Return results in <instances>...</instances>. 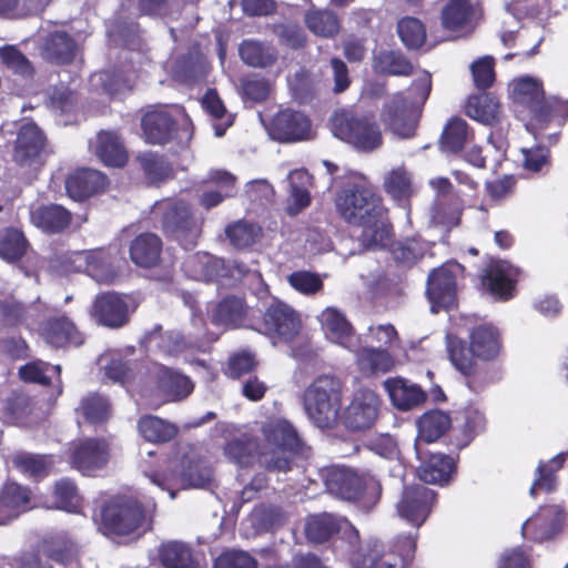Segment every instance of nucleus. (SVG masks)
Segmentation results:
<instances>
[{"instance_id":"29","label":"nucleus","mask_w":568,"mask_h":568,"mask_svg":"<svg viewBox=\"0 0 568 568\" xmlns=\"http://www.w3.org/2000/svg\"><path fill=\"white\" fill-rule=\"evenodd\" d=\"M146 347L155 346L168 356H179L187 351L197 349L204 352L206 349L205 342H186L184 336L179 332L161 333L160 328L154 329L145 336Z\"/></svg>"},{"instance_id":"43","label":"nucleus","mask_w":568,"mask_h":568,"mask_svg":"<svg viewBox=\"0 0 568 568\" xmlns=\"http://www.w3.org/2000/svg\"><path fill=\"white\" fill-rule=\"evenodd\" d=\"M304 22L312 33L322 38H334L341 30L337 16L327 9L311 7L304 14Z\"/></svg>"},{"instance_id":"53","label":"nucleus","mask_w":568,"mask_h":568,"mask_svg":"<svg viewBox=\"0 0 568 568\" xmlns=\"http://www.w3.org/2000/svg\"><path fill=\"white\" fill-rule=\"evenodd\" d=\"M256 445H260L258 442H253L243 435L230 440L224 448V453L236 465L242 467L248 466L258 462V448H256Z\"/></svg>"},{"instance_id":"22","label":"nucleus","mask_w":568,"mask_h":568,"mask_svg":"<svg viewBox=\"0 0 568 568\" xmlns=\"http://www.w3.org/2000/svg\"><path fill=\"white\" fill-rule=\"evenodd\" d=\"M318 321L326 339L349 352H355L359 344V336L344 313L335 307H326L318 315Z\"/></svg>"},{"instance_id":"1","label":"nucleus","mask_w":568,"mask_h":568,"mask_svg":"<svg viewBox=\"0 0 568 568\" xmlns=\"http://www.w3.org/2000/svg\"><path fill=\"white\" fill-rule=\"evenodd\" d=\"M335 202L345 221L363 227L361 241L365 247L376 250L389 245L392 227L387 210L363 174L348 173Z\"/></svg>"},{"instance_id":"44","label":"nucleus","mask_w":568,"mask_h":568,"mask_svg":"<svg viewBox=\"0 0 568 568\" xmlns=\"http://www.w3.org/2000/svg\"><path fill=\"white\" fill-rule=\"evenodd\" d=\"M10 463L21 474L32 478H40L50 474L55 464V458L52 455L16 453L10 457Z\"/></svg>"},{"instance_id":"64","label":"nucleus","mask_w":568,"mask_h":568,"mask_svg":"<svg viewBox=\"0 0 568 568\" xmlns=\"http://www.w3.org/2000/svg\"><path fill=\"white\" fill-rule=\"evenodd\" d=\"M28 242L24 235L16 230H7L0 237V257L14 262L27 253Z\"/></svg>"},{"instance_id":"40","label":"nucleus","mask_w":568,"mask_h":568,"mask_svg":"<svg viewBox=\"0 0 568 568\" xmlns=\"http://www.w3.org/2000/svg\"><path fill=\"white\" fill-rule=\"evenodd\" d=\"M466 113L469 118L493 125L500 122L503 111L498 100L488 93H480L468 99Z\"/></svg>"},{"instance_id":"39","label":"nucleus","mask_w":568,"mask_h":568,"mask_svg":"<svg viewBox=\"0 0 568 568\" xmlns=\"http://www.w3.org/2000/svg\"><path fill=\"white\" fill-rule=\"evenodd\" d=\"M31 223L47 233L64 230L71 221V214L61 205L38 206L30 212Z\"/></svg>"},{"instance_id":"16","label":"nucleus","mask_w":568,"mask_h":568,"mask_svg":"<svg viewBox=\"0 0 568 568\" xmlns=\"http://www.w3.org/2000/svg\"><path fill=\"white\" fill-rule=\"evenodd\" d=\"M304 530L307 539L313 542H324L334 534H339L342 539L347 540L351 548L358 545L357 529L347 519L332 514L310 516Z\"/></svg>"},{"instance_id":"49","label":"nucleus","mask_w":568,"mask_h":568,"mask_svg":"<svg viewBox=\"0 0 568 568\" xmlns=\"http://www.w3.org/2000/svg\"><path fill=\"white\" fill-rule=\"evenodd\" d=\"M45 342L54 347L80 345L82 339L74 325L65 317L50 321L42 333Z\"/></svg>"},{"instance_id":"4","label":"nucleus","mask_w":568,"mask_h":568,"mask_svg":"<svg viewBox=\"0 0 568 568\" xmlns=\"http://www.w3.org/2000/svg\"><path fill=\"white\" fill-rule=\"evenodd\" d=\"M430 90V73L419 71L406 94L397 93L385 104L383 122L399 138L413 136Z\"/></svg>"},{"instance_id":"47","label":"nucleus","mask_w":568,"mask_h":568,"mask_svg":"<svg viewBox=\"0 0 568 568\" xmlns=\"http://www.w3.org/2000/svg\"><path fill=\"white\" fill-rule=\"evenodd\" d=\"M158 558L166 568H197L191 548L181 541L163 542L158 549Z\"/></svg>"},{"instance_id":"15","label":"nucleus","mask_w":568,"mask_h":568,"mask_svg":"<svg viewBox=\"0 0 568 568\" xmlns=\"http://www.w3.org/2000/svg\"><path fill=\"white\" fill-rule=\"evenodd\" d=\"M381 404V398L374 390L358 389L341 415V420L351 430L368 429L378 418Z\"/></svg>"},{"instance_id":"55","label":"nucleus","mask_w":568,"mask_h":568,"mask_svg":"<svg viewBox=\"0 0 568 568\" xmlns=\"http://www.w3.org/2000/svg\"><path fill=\"white\" fill-rule=\"evenodd\" d=\"M288 178L291 180V194L287 211L291 215H295L310 204V194L305 187L310 176L304 170H294Z\"/></svg>"},{"instance_id":"20","label":"nucleus","mask_w":568,"mask_h":568,"mask_svg":"<svg viewBox=\"0 0 568 568\" xmlns=\"http://www.w3.org/2000/svg\"><path fill=\"white\" fill-rule=\"evenodd\" d=\"M270 136L281 142L304 141L312 138V124L302 112L284 110L278 112L267 126Z\"/></svg>"},{"instance_id":"59","label":"nucleus","mask_w":568,"mask_h":568,"mask_svg":"<svg viewBox=\"0 0 568 568\" xmlns=\"http://www.w3.org/2000/svg\"><path fill=\"white\" fill-rule=\"evenodd\" d=\"M211 180L222 192L210 191L202 195L201 204L211 209L219 205L224 197L231 196L235 190V178L224 171H214L211 173Z\"/></svg>"},{"instance_id":"2","label":"nucleus","mask_w":568,"mask_h":568,"mask_svg":"<svg viewBox=\"0 0 568 568\" xmlns=\"http://www.w3.org/2000/svg\"><path fill=\"white\" fill-rule=\"evenodd\" d=\"M140 467L143 475L160 490L168 493L171 499L180 490L204 487L212 477L206 465L180 452L168 456L149 452Z\"/></svg>"},{"instance_id":"14","label":"nucleus","mask_w":568,"mask_h":568,"mask_svg":"<svg viewBox=\"0 0 568 568\" xmlns=\"http://www.w3.org/2000/svg\"><path fill=\"white\" fill-rule=\"evenodd\" d=\"M463 273V266L450 262L434 270L427 281V297L433 313L439 310H448L456 303L457 276Z\"/></svg>"},{"instance_id":"42","label":"nucleus","mask_w":568,"mask_h":568,"mask_svg":"<svg viewBox=\"0 0 568 568\" xmlns=\"http://www.w3.org/2000/svg\"><path fill=\"white\" fill-rule=\"evenodd\" d=\"M162 250L161 240L151 233L139 235L130 246V256L133 263L141 267H151L156 264Z\"/></svg>"},{"instance_id":"58","label":"nucleus","mask_w":568,"mask_h":568,"mask_svg":"<svg viewBox=\"0 0 568 568\" xmlns=\"http://www.w3.org/2000/svg\"><path fill=\"white\" fill-rule=\"evenodd\" d=\"M202 106L214 119L216 136H222L226 129L232 125L233 116L227 113L221 99L214 90H209L202 99Z\"/></svg>"},{"instance_id":"32","label":"nucleus","mask_w":568,"mask_h":568,"mask_svg":"<svg viewBox=\"0 0 568 568\" xmlns=\"http://www.w3.org/2000/svg\"><path fill=\"white\" fill-rule=\"evenodd\" d=\"M90 145L95 156L108 166L121 168L128 161L126 150L114 132L98 133Z\"/></svg>"},{"instance_id":"5","label":"nucleus","mask_w":568,"mask_h":568,"mask_svg":"<svg viewBox=\"0 0 568 568\" xmlns=\"http://www.w3.org/2000/svg\"><path fill=\"white\" fill-rule=\"evenodd\" d=\"M329 494L348 501H358L364 508H373L382 495L379 480L368 471L345 466H333L324 474Z\"/></svg>"},{"instance_id":"50","label":"nucleus","mask_w":568,"mask_h":568,"mask_svg":"<svg viewBox=\"0 0 568 568\" xmlns=\"http://www.w3.org/2000/svg\"><path fill=\"white\" fill-rule=\"evenodd\" d=\"M77 415L79 424L82 420L89 424L104 423L111 416V405L102 395L90 394L81 400Z\"/></svg>"},{"instance_id":"8","label":"nucleus","mask_w":568,"mask_h":568,"mask_svg":"<svg viewBox=\"0 0 568 568\" xmlns=\"http://www.w3.org/2000/svg\"><path fill=\"white\" fill-rule=\"evenodd\" d=\"M341 382L328 375L316 378L305 390L304 408L308 418L320 428L333 427L341 416Z\"/></svg>"},{"instance_id":"54","label":"nucleus","mask_w":568,"mask_h":568,"mask_svg":"<svg viewBox=\"0 0 568 568\" xmlns=\"http://www.w3.org/2000/svg\"><path fill=\"white\" fill-rule=\"evenodd\" d=\"M90 85L93 90L102 92L108 97H116L131 90L132 84L128 78L111 71L93 73L90 78Z\"/></svg>"},{"instance_id":"31","label":"nucleus","mask_w":568,"mask_h":568,"mask_svg":"<svg viewBox=\"0 0 568 568\" xmlns=\"http://www.w3.org/2000/svg\"><path fill=\"white\" fill-rule=\"evenodd\" d=\"M469 339L470 351L478 359L493 361L501 351L500 334L491 324H483L473 328Z\"/></svg>"},{"instance_id":"57","label":"nucleus","mask_w":568,"mask_h":568,"mask_svg":"<svg viewBox=\"0 0 568 568\" xmlns=\"http://www.w3.org/2000/svg\"><path fill=\"white\" fill-rule=\"evenodd\" d=\"M226 236L237 248L255 244L262 236V229L252 222L236 221L226 227Z\"/></svg>"},{"instance_id":"51","label":"nucleus","mask_w":568,"mask_h":568,"mask_svg":"<svg viewBox=\"0 0 568 568\" xmlns=\"http://www.w3.org/2000/svg\"><path fill=\"white\" fill-rule=\"evenodd\" d=\"M138 428L140 435L150 443L169 442L178 432L173 424L152 415L141 417Z\"/></svg>"},{"instance_id":"23","label":"nucleus","mask_w":568,"mask_h":568,"mask_svg":"<svg viewBox=\"0 0 568 568\" xmlns=\"http://www.w3.org/2000/svg\"><path fill=\"white\" fill-rule=\"evenodd\" d=\"M519 270L507 261H493L483 278L490 293L499 300L513 297Z\"/></svg>"},{"instance_id":"6","label":"nucleus","mask_w":568,"mask_h":568,"mask_svg":"<svg viewBox=\"0 0 568 568\" xmlns=\"http://www.w3.org/2000/svg\"><path fill=\"white\" fill-rule=\"evenodd\" d=\"M258 439V463L266 469L286 471L292 453L300 444L296 429L286 419L274 418L265 422Z\"/></svg>"},{"instance_id":"46","label":"nucleus","mask_w":568,"mask_h":568,"mask_svg":"<svg viewBox=\"0 0 568 568\" xmlns=\"http://www.w3.org/2000/svg\"><path fill=\"white\" fill-rule=\"evenodd\" d=\"M81 505L82 498L74 481L62 478L54 484L51 499L47 506L68 513H79Z\"/></svg>"},{"instance_id":"25","label":"nucleus","mask_w":568,"mask_h":568,"mask_svg":"<svg viewBox=\"0 0 568 568\" xmlns=\"http://www.w3.org/2000/svg\"><path fill=\"white\" fill-rule=\"evenodd\" d=\"M384 388L393 406L403 412L419 406L426 399L425 392L417 384L410 383L403 377L386 379Z\"/></svg>"},{"instance_id":"13","label":"nucleus","mask_w":568,"mask_h":568,"mask_svg":"<svg viewBox=\"0 0 568 568\" xmlns=\"http://www.w3.org/2000/svg\"><path fill=\"white\" fill-rule=\"evenodd\" d=\"M64 272H85L99 283H112L118 276L114 257L105 250L74 251L61 261Z\"/></svg>"},{"instance_id":"28","label":"nucleus","mask_w":568,"mask_h":568,"mask_svg":"<svg viewBox=\"0 0 568 568\" xmlns=\"http://www.w3.org/2000/svg\"><path fill=\"white\" fill-rule=\"evenodd\" d=\"M357 368L366 375L386 374L395 368L396 362L386 348L361 346L353 352Z\"/></svg>"},{"instance_id":"27","label":"nucleus","mask_w":568,"mask_h":568,"mask_svg":"<svg viewBox=\"0 0 568 568\" xmlns=\"http://www.w3.org/2000/svg\"><path fill=\"white\" fill-rule=\"evenodd\" d=\"M151 376L155 379L159 390L169 400L187 397L194 387L187 376L162 365H153Z\"/></svg>"},{"instance_id":"63","label":"nucleus","mask_w":568,"mask_h":568,"mask_svg":"<svg viewBox=\"0 0 568 568\" xmlns=\"http://www.w3.org/2000/svg\"><path fill=\"white\" fill-rule=\"evenodd\" d=\"M240 55L248 65L266 67L274 61L275 51L261 42L247 40L241 44Z\"/></svg>"},{"instance_id":"26","label":"nucleus","mask_w":568,"mask_h":568,"mask_svg":"<svg viewBox=\"0 0 568 568\" xmlns=\"http://www.w3.org/2000/svg\"><path fill=\"white\" fill-rule=\"evenodd\" d=\"M108 183L106 176L97 170L81 169L72 173L65 181L68 195L75 201H83L101 192Z\"/></svg>"},{"instance_id":"18","label":"nucleus","mask_w":568,"mask_h":568,"mask_svg":"<svg viewBox=\"0 0 568 568\" xmlns=\"http://www.w3.org/2000/svg\"><path fill=\"white\" fill-rule=\"evenodd\" d=\"M565 518V513L558 505L540 507L521 525V535L532 541L551 539L561 531Z\"/></svg>"},{"instance_id":"24","label":"nucleus","mask_w":568,"mask_h":568,"mask_svg":"<svg viewBox=\"0 0 568 568\" xmlns=\"http://www.w3.org/2000/svg\"><path fill=\"white\" fill-rule=\"evenodd\" d=\"M98 323L108 327H121L128 322V305L116 293L98 295L91 310Z\"/></svg>"},{"instance_id":"33","label":"nucleus","mask_w":568,"mask_h":568,"mask_svg":"<svg viewBox=\"0 0 568 568\" xmlns=\"http://www.w3.org/2000/svg\"><path fill=\"white\" fill-rule=\"evenodd\" d=\"M142 130L146 142L163 144L172 138L173 118L166 109L150 110L142 118Z\"/></svg>"},{"instance_id":"17","label":"nucleus","mask_w":568,"mask_h":568,"mask_svg":"<svg viewBox=\"0 0 568 568\" xmlns=\"http://www.w3.org/2000/svg\"><path fill=\"white\" fill-rule=\"evenodd\" d=\"M436 494L422 485L406 487L397 503L398 516L415 527L422 526L430 514Z\"/></svg>"},{"instance_id":"52","label":"nucleus","mask_w":568,"mask_h":568,"mask_svg":"<svg viewBox=\"0 0 568 568\" xmlns=\"http://www.w3.org/2000/svg\"><path fill=\"white\" fill-rule=\"evenodd\" d=\"M373 69L382 74L408 75L413 71V65L399 52L381 51L374 55Z\"/></svg>"},{"instance_id":"30","label":"nucleus","mask_w":568,"mask_h":568,"mask_svg":"<svg viewBox=\"0 0 568 568\" xmlns=\"http://www.w3.org/2000/svg\"><path fill=\"white\" fill-rule=\"evenodd\" d=\"M286 520L285 514L276 506L261 505L255 507L243 521V534L252 537L261 532L277 529Z\"/></svg>"},{"instance_id":"38","label":"nucleus","mask_w":568,"mask_h":568,"mask_svg":"<svg viewBox=\"0 0 568 568\" xmlns=\"http://www.w3.org/2000/svg\"><path fill=\"white\" fill-rule=\"evenodd\" d=\"M223 261L207 253L197 252L183 262L185 274L197 281H210L223 276Z\"/></svg>"},{"instance_id":"60","label":"nucleus","mask_w":568,"mask_h":568,"mask_svg":"<svg viewBox=\"0 0 568 568\" xmlns=\"http://www.w3.org/2000/svg\"><path fill=\"white\" fill-rule=\"evenodd\" d=\"M567 454L559 453L547 463H540L537 468V478L535 479L531 488L530 495L534 496L537 490H546L550 491L555 485L554 474L558 471L564 463L566 462Z\"/></svg>"},{"instance_id":"7","label":"nucleus","mask_w":568,"mask_h":568,"mask_svg":"<svg viewBox=\"0 0 568 568\" xmlns=\"http://www.w3.org/2000/svg\"><path fill=\"white\" fill-rule=\"evenodd\" d=\"M416 549L415 538L410 535L398 537L390 546L381 544H359L352 548L349 561L353 568H408Z\"/></svg>"},{"instance_id":"19","label":"nucleus","mask_w":568,"mask_h":568,"mask_svg":"<svg viewBox=\"0 0 568 568\" xmlns=\"http://www.w3.org/2000/svg\"><path fill=\"white\" fill-rule=\"evenodd\" d=\"M263 326L271 338L287 342L298 333L300 320L291 306L273 298L264 314Z\"/></svg>"},{"instance_id":"41","label":"nucleus","mask_w":568,"mask_h":568,"mask_svg":"<svg viewBox=\"0 0 568 568\" xmlns=\"http://www.w3.org/2000/svg\"><path fill=\"white\" fill-rule=\"evenodd\" d=\"M454 469L455 464L450 457L434 454L420 464L418 476L427 484L445 485L450 480Z\"/></svg>"},{"instance_id":"34","label":"nucleus","mask_w":568,"mask_h":568,"mask_svg":"<svg viewBox=\"0 0 568 568\" xmlns=\"http://www.w3.org/2000/svg\"><path fill=\"white\" fill-rule=\"evenodd\" d=\"M77 53V42L62 30L50 33L41 47V55L45 60L60 64L70 63Z\"/></svg>"},{"instance_id":"56","label":"nucleus","mask_w":568,"mask_h":568,"mask_svg":"<svg viewBox=\"0 0 568 568\" xmlns=\"http://www.w3.org/2000/svg\"><path fill=\"white\" fill-rule=\"evenodd\" d=\"M98 365L104 375L116 383L125 384L130 378L131 368L119 351H109L98 359Z\"/></svg>"},{"instance_id":"12","label":"nucleus","mask_w":568,"mask_h":568,"mask_svg":"<svg viewBox=\"0 0 568 568\" xmlns=\"http://www.w3.org/2000/svg\"><path fill=\"white\" fill-rule=\"evenodd\" d=\"M484 16L481 0H445L440 9V24L454 38L470 36Z\"/></svg>"},{"instance_id":"11","label":"nucleus","mask_w":568,"mask_h":568,"mask_svg":"<svg viewBox=\"0 0 568 568\" xmlns=\"http://www.w3.org/2000/svg\"><path fill=\"white\" fill-rule=\"evenodd\" d=\"M156 213H162L164 231L185 247L193 245L201 233V222L183 200H165L156 204Z\"/></svg>"},{"instance_id":"45","label":"nucleus","mask_w":568,"mask_h":568,"mask_svg":"<svg viewBox=\"0 0 568 568\" xmlns=\"http://www.w3.org/2000/svg\"><path fill=\"white\" fill-rule=\"evenodd\" d=\"M244 303L239 297H226L210 311L212 324L224 328L239 326L244 317Z\"/></svg>"},{"instance_id":"61","label":"nucleus","mask_w":568,"mask_h":568,"mask_svg":"<svg viewBox=\"0 0 568 568\" xmlns=\"http://www.w3.org/2000/svg\"><path fill=\"white\" fill-rule=\"evenodd\" d=\"M468 139L467 123L463 119H450L440 138V146L446 152L459 151Z\"/></svg>"},{"instance_id":"21","label":"nucleus","mask_w":568,"mask_h":568,"mask_svg":"<svg viewBox=\"0 0 568 568\" xmlns=\"http://www.w3.org/2000/svg\"><path fill=\"white\" fill-rule=\"evenodd\" d=\"M71 464L85 476H93L103 469L110 458L109 445L103 439H87L72 447Z\"/></svg>"},{"instance_id":"9","label":"nucleus","mask_w":568,"mask_h":568,"mask_svg":"<svg viewBox=\"0 0 568 568\" xmlns=\"http://www.w3.org/2000/svg\"><path fill=\"white\" fill-rule=\"evenodd\" d=\"M333 135L358 151L372 152L383 143L379 125L371 118L351 110H337L329 119Z\"/></svg>"},{"instance_id":"36","label":"nucleus","mask_w":568,"mask_h":568,"mask_svg":"<svg viewBox=\"0 0 568 568\" xmlns=\"http://www.w3.org/2000/svg\"><path fill=\"white\" fill-rule=\"evenodd\" d=\"M44 138L34 123L23 124L19 132L14 149V160L21 164L33 161L43 149Z\"/></svg>"},{"instance_id":"3","label":"nucleus","mask_w":568,"mask_h":568,"mask_svg":"<svg viewBox=\"0 0 568 568\" xmlns=\"http://www.w3.org/2000/svg\"><path fill=\"white\" fill-rule=\"evenodd\" d=\"M508 91L518 119L534 135L550 121L557 120L561 124L568 118V101L556 97L545 98L542 83L537 78H516L509 83Z\"/></svg>"},{"instance_id":"10","label":"nucleus","mask_w":568,"mask_h":568,"mask_svg":"<svg viewBox=\"0 0 568 568\" xmlns=\"http://www.w3.org/2000/svg\"><path fill=\"white\" fill-rule=\"evenodd\" d=\"M145 516L140 504L129 497H115L101 510L100 530L109 536H126L145 529Z\"/></svg>"},{"instance_id":"37","label":"nucleus","mask_w":568,"mask_h":568,"mask_svg":"<svg viewBox=\"0 0 568 568\" xmlns=\"http://www.w3.org/2000/svg\"><path fill=\"white\" fill-rule=\"evenodd\" d=\"M418 436L417 443H434L439 439L452 426L450 416L443 410L433 409L424 413L416 422ZM416 452L419 455L418 444Z\"/></svg>"},{"instance_id":"35","label":"nucleus","mask_w":568,"mask_h":568,"mask_svg":"<svg viewBox=\"0 0 568 568\" xmlns=\"http://www.w3.org/2000/svg\"><path fill=\"white\" fill-rule=\"evenodd\" d=\"M30 491L16 483H8L0 491V525L7 524L30 506Z\"/></svg>"},{"instance_id":"62","label":"nucleus","mask_w":568,"mask_h":568,"mask_svg":"<svg viewBox=\"0 0 568 568\" xmlns=\"http://www.w3.org/2000/svg\"><path fill=\"white\" fill-rule=\"evenodd\" d=\"M447 349L452 364L463 375H470L475 369V358L470 348L464 346L463 341L454 335H447Z\"/></svg>"},{"instance_id":"48","label":"nucleus","mask_w":568,"mask_h":568,"mask_svg":"<svg viewBox=\"0 0 568 568\" xmlns=\"http://www.w3.org/2000/svg\"><path fill=\"white\" fill-rule=\"evenodd\" d=\"M384 189L397 202L406 203L416 192L412 174L403 166L386 173Z\"/></svg>"}]
</instances>
